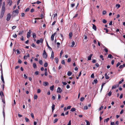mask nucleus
Listing matches in <instances>:
<instances>
[{
    "instance_id": "c85d7f7f",
    "label": "nucleus",
    "mask_w": 125,
    "mask_h": 125,
    "mask_svg": "<svg viewBox=\"0 0 125 125\" xmlns=\"http://www.w3.org/2000/svg\"><path fill=\"white\" fill-rule=\"evenodd\" d=\"M23 33V31H20L18 34L19 35H21Z\"/></svg>"
},
{
    "instance_id": "e433bc0d",
    "label": "nucleus",
    "mask_w": 125,
    "mask_h": 125,
    "mask_svg": "<svg viewBox=\"0 0 125 125\" xmlns=\"http://www.w3.org/2000/svg\"><path fill=\"white\" fill-rule=\"evenodd\" d=\"M112 57V55L111 54H109L108 56V58H109L111 59Z\"/></svg>"
},
{
    "instance_id": "72a5a7b5",
    "label": "nucleus",
    "mask_w": 125,
    "mask_h": 125,
    "mask_svg": "<svg viewBox=\"0 0 125 125\" xmlns=\"http://www.w3.org/2000/svg\"><path fill=\"white\" fill-rule=\"evenodd\" d=\"M1 79L2 81V82L4 81V78L3 77V75H1Z\"/></svg>"
},
{
    "instance_id": "f03ea898",
    "label": "nucleus",
    "mask_w": 125,
    "mask_h": 125,
    "mask_svg": "<svg viewBox=\"0 0 125 125\" xmlns=\"http://www.w3.org/2000/svg\"><path fill=\"white\" fill-rule=\"evenodd\" d=\"M5 10V8H2L0 16V18H1L3 17L4 13Z\"/></svg>"
},
{
    "instance_id": "4c0bfd02",
    "label": "nucleus",
    "mask_w": 125,
    "mask_h": 125,
    "mask_svg": "<svg viewBox=\"0 0 125 125\" xmlns=\"http://www.w3.org/2000/svg\"><path fill=\"white\" fill-rule=\"evenodd\" d=\"M61 63H62V64H63L64 65H65V61H64V60H62V62H61Z\"/></svg>"
},
{
    "instance_id": "473e14b6",
    "label": "nucleus",
    "mask_w": 125,
    "mask_h": 125,
    "mask_svg": "<svg viewBox=\"0 0 125 125\" xmlns=\"http://www.w3.org/2000/svg\"><path fill=\"white\" fill-rule=\"evenodd\" d=\"M54 36L52 35L51 36V40L52 41H53L54 40Z\"/></svg>"
},
{
    "instance_id": "79ce46f5",
    "label": "nucleus",
    "mask_w": 125,
    "mask_h": 125,
    "mask_svg": "<svg viewBox=\"0 0 125 125\" xmlns=\"http://www.w3.org/2000/svg\"><path fill=\"white\" fill-rule=\"evenodd\" d=\"M40 42L42 43L43 42V40L42 39H41L40 40H39Z\"/></svg>"
},
{
    "instance_id": "c03bdc74",
    "label": "nucleus",
    "mask_w": 125,
    "mask_h": 125,
    "mask_svg": "<svg viewBox=\"0 0 125 125\" xmlns=\"http://www.w3.org/2000/svg\"><path fill=\"white\" fill-rule=\"evenodd\" d=\"M41 90L40 89H38L37 90V93H40L41 92Z\"/></svg>"
},
{
    "instance_id": "5fc2aeb1",
    "label": "nucleus",
    "mask_w": 125,
    "mask_h": 125,
    "mask_svg": "<svg viewBox=\"0 0 125 125\" xmlns=\"http://www.w3.org/2000/svg\"><path fill=\"white\" fill-rule=\"evenodd\" d=\"M91 77L92 78H94V74L93 73H92L91 75Z\"/></svg>"
},
{
    "instance_id": "a878e982",
    "label": "nucleus",
    "mask_w": 125,
    "mask_h": 125,
    "mask_svg": "<svg viewBox=\"0 0 125 125\" xmlns=\"http://www.w3.org/2000/svg\"><path fill=\"white\" fill-rule=\"evenodd\" d=\"M85 122L86 123V125H90V123L87 120H85Z\"/></svg>"
},
{
    "instance_id": "7ed1b4c3",
    "label": "nucleus",
    "mask_w": 125,
    "mask_h": 125,
    "mask_svg": "<svg viewBox=\"0 0 125 125\" xmlns=\"http://www.w3.org/2000/svg\"><path fill=\"white\" fill-rule=\"evenodd\" d=\"M12 0H7V5L9 6L11 5L12 4Z\"/></svg>"
},
{
    "instance_id": "4d7b16f0",
    "label": "nucleus",
    "mask_w": 125,
    "mask_h": 125,
    "mask_svg": "<svg viewBox=\"0 0 125 125\" xmlns=\"http://www.w3.org/2000/svg\"><path fill=\"white\" fill-rule=\"evenodd\" d=\"M103 106H102L100 107L99 108V110L100 111L102 109H103Z\"/></svg>"
},
{
    "instance_id": "bf43d9fd",
    "label": "nucleus",
    "mask_w": 125,
    "mask_h": 125,
    "mask_svg": "<svg viewBox=\"0 0 125 125\" xmlns=\"http://www.w3.org/2000/svg\"><path fill=\"white\" fill-rule=\"evenodd\" d=\"M100 58H101L102 60H103L104 59V58H103V56L102 55H101L100 56Z\"/></svg>"
},
{
    "instance_id": "338daca9",
    "label": "nucleus",
    "mask_w": 125,
    "mask_h": 125,
    "mask_svg": "<svg viewBox=\"0 0 125 125\" xmlns=\"http://www.w3.org/2000/svg\"><path fill=\"white\" fill-rule=\"evenodd\" d=\"M71 59L70 58H69L67 60V62H70L71 61Z\"/></svg>"
},
{
    "instance_id": "5701e85b",
    "label": "nucleus",
    "mask_w": 125,
    "mask_h": 125,
    "mask_svg": "<svg viewBox=\"0 0 125 125\" xmlns=\"http://www.w3.org/2000/svg\"><path fill=\"white\" fill-rule=\"evenodd\" d=\"M46 42L47 46L48 47V48H49V49L50 50H50H51L52 49L49 46V45L48 44V43L47 41H46Z\"/></svg>"
},
{
    "instance_id": "4468645a",
    "label": "nucleus",
    "mask_w": 125,
    "mask_h": 125,
    "mask_svg": "<svg viewBox=\"0 0 125 125\" xmlns=\"http://www.w3.org/2000/svg\"><path fill=\"white\" fill-rule=\"evenodd\" d=\"M125 63L123 65H120L119 67V68H123L124 67H125Z\"/></svg>"
},
{
    "instance_id": "864d4df0",
    "label": "nucleus",
    "mask_w": 125,
    "mask_h": 125,
    "mask_svg": "<svg viewBox=\"0 0 125 125\" xmlns=\"http://www.w3.org/2000/svg\"><path fill=\"white\" fill-rule=\"evenodd\" d=\"M104 50L107 53L108 52V50L107 48H106V47L104 48Z\"/></svg>"
},
{
    "instance_id": "a19ab883",
    "label": "nucleus",
    "mask_w": 125,
    "mask_h": 125,
    "mask_svg": "<svg viewBox=\"0 0 125 125\" xmlns=\"http://www.w3.org/2000/svg\"><path fill=\"white\" fill-rule=\"evenodd\" d=\"M120 7V5L119 4H117L116 5V7H118V8H119Z\"/></svg>"
},
{
    "instance_id": "2eb2a0df",
    "label": "nucleus",
    "mask_w": 125,
    "mask_h": 125,
    "mask_svg": "<svg viewBox=\"0 0 125 125\" xmlns=\"http://www.w3.org/2000/svg\"><path fill=\"white\" fill-rule=\"evenodd\" d=\"M105 76L106 79H108L109 78V77L107 75L106 73L105 74Z\"/></svg>"
},
{
    "instance_id": "ea45409f",
    "label": "nucleus",
    "mask_w": 125,
    "mask_h": 125,
    "mask_svg": "<svg viewBox=\"0 0 125 125\" xmlns=\"http://www.w3.org/2000/svg\"><path fill=\"white\" fill-rule=\"evenodd\" d=\"M112 94V92L111 91H110L108 94V96H110Z\"/></svg>"
},
{
    "instance_id": "7c9ffc66",
    "label": "nucleus",
    "mask_w": 125,
    "mask_h": 125,
    "mask_svg": "<svg viewBox=\"0 0 125 125\" xmlns=\"http://www.w3.org/2000/svg\"><path fill=\"white\" fill-rule=\"evenodd\" d=\"M39 63L41 65H42L43 64V62L42 60H40L39 61Z\"/></svg>"
},
{
    "instance_id": "e2e57ef3",
    "label": "nucleus",
    "mask_w": 125,
    "mask_h": 125,
    "mask_svg": "<svg viewBox=\"0 0 125 125\" xmlns=\"http://www.w3.org/2000/svg\"><path fill=\"white\" fill-rule=\"evenodd\" d=\"M62 83L64 85H66L67 84V83L66 82H62Z\"/></svg>"
},
{
    "instance_id": "9b49d317",
    "label": "nucleus",
    "mask_w": 125,
    "mask_h": 125,
    "mask_svg": "<svg viewBox=\"0 0 125 125\" xmlns=\"http://www.w3.org/2000/svg\"><path fill=\"white\" fill-rule=\"evenodd\" d=\"M55 105L54 104H52V112H53V111L55 109Z\"/></svg>"
},
{
    "instance_id": "f257e3e1",
    "label": "nucleus",
    "mask_w": 125,
    "mask_h": 125,
    "mask_svg": "<svg viewBox=\"0 0 125 125\" xmlns=\"http://www.w3.org/2000/svg\"><path fill=\"white\" fill-rule=\"evenodd\" d=\"M19 13V10L18 9L14 10L12 12L13 16L15 17L18 15Z\"/></svg>"
},
{
    "instance_id": "37998d69",
    "label": "nucleus",
    "mask_w": 125,
    "mask_h": 125,
    "mask_svg": "<svg viewBox=\"0 0 125 125\" xmlns=\"http://www.w3.org/2000/svg\"><path fill=\"white\" fill-rule=\"evenodd\" d=\"M94 82L96 84L98 82V81L96 79H94Z\"/></svg>"
},
{
    "instance_id": "393cba45",
    "label": "nucleus",
    "mask_w": 125,
    "mask_h": 125,
    "mask_svg": "<svg viewBox=\"0 0 125 125\" xmlns=\"http://www.w3.org/2000/svg\"><path fill=\"white\" fill-rule=\"evenodd\" d=\"M33 66L34 69L36 68L37 67V66L36 63H34L33 64Z\"/></svg>"
},
{
    "instance_id": "603ef678",
    "label": "nucleus",
    "mask_w": 125,
    "mask_h": 125,
    "mask_svg": "<svg viewBox=\"0 0 125 125\" xmlns=\"http://www.w3.org/2000/svg\"><path fill=\"white\" fill-rule=\"evenodd\" d=\"M21 16H22V17H24L25 16V14L23 13H21Z\"/></svg>"
},
{
    "instance_id": "69168bd1",
    "label": "nucleus",
    "mask_w": 125,
    "mask_h": 125,
    "mask_svg": "<svg viewBox=\"0 0 125 125\" xmlns=\"http://www.w3.org/2000/svg\"><path fill=\"white\" fill-rule=\"evenodd\" d=\"M106 13V11L104 10V11L103 12V15H105Z\"/></svg>"
},
{
    "instance_id": "58836bf2",
    "label": "nucleus",
    "mask_w": 125,
    "mask_h": 125,
    "mask_svg": "<svg viewBox=\"0 0 125 125\" xmlns=\"http://www.w3.org/2000/svg\"><path fill=\"white\" fill-rule=\"evenodd\" d=\"M107 21L105 19H104L103 20V23H106Z\"/></svg>"
},
{
    "instance_id": "dca6fc26",
    "label": "nucleus",
    "mask_w": 125,
    "mask_h": 125,
    "mask_svg": "<svg viewBox=\"0 0 125 125\" xmlns=\"http://www.w3.org/2000/svg\"><path fill=\"white\" fill-rule=\"evenodd\" d=\"M73 35V33L72 32L70 33L69 34V38L71 39Z\"/></svg>"
},
{
    "instance_id": "c756f323",
    "label": "nucleus",
    "mask_w": 125,
    "mask_h": 125,
    "mask_svg": "<svg viewBox=\"0 0 125 125\" xmlns=\"http://www.w3.org/2000/svg\"><path fill=\"white\" fill-rule=\"evenodd\" d=\"M109 118H107L106 119L104 120V122H105V121L107 123L108 121L109 120Z\"/></svg>"
},
{
    "instance_id": "09e8293b",
    "label": "nucleus",
    "mask_w": 125,
    "mask_h": 125,
    "mask_svg": "<svg viewBox=\"0 0 125 125\" xmlns=\"http://www.w3.org/2000/svg\"><path fill=\"white\" fill-rule=\"evenodd\" d=\"M58 120V119L56 118V119H55L54 121V123H56L57 121Z\"/></svg>"
},
{
    "instance_id": "b1692460",
    "label": "nucleus",
    "mask_w": 125,
    "mask_h": 125,
    "mask_svg": "<svg viewBox=\"0 0 125 125\" xmlns=\"http://www.w3.org/2000/svg\"><path fill=\"white\" fill-rule=\"evenodd\" d=\"M75 44V42L74 41H73L72 43V45H71V47H73L74 46Z\"/></svg>"
},
{
    "instance_id": "2f4dec72",
    "label": "nucleus",
    "mask_w": 125,
    "mask_h": 125,
    "mask_svg": "<svg viewBox=\"0 0 125 125\" xmlns=\"http://www.w3.org/2000/svg\"><path fill=\"white\" fill-rule=\"evenodd\" d=\"M124 81V79L123 78L121 81H119V83H118L119 84H120L122 83V82Z\"/></svg>"
},
{
    "instance_id": "cd10ccee",
    "label": "nucleus",
    "mask_w": 125,
    "mask_h": 125,
    "mask_svg": "<svg viewBox=\"0 0 125 125\" xmlns=\"http://www.w3.org/2000/svg\"><path fill=\"white\" fill-rule=\"evenodd\" d=\"M76 109L75 108H73L71 109V111L72 112H74L75 111Z\"/></svg>"
},
{
    "instance_id": "3c124183",
    "label": "nucleus",
    "mask_w": 125,
    "mask_h": 125,
    "mask_svg": "<svg viewBox=\"0 0 125 125\" xmlns=\"http://www.w3.org/2000/svg\"><path fill=\"white\" fill-rule=\"evenodd\" d=\"M39 72L38 71H37L35 72V74L36 75H38L39 74Z\"/></svg>"
},
{
    "instance_id": "f3484780",
    "label": "nucleus",
    "mask_w": 125,
    "mask_h": 125,
    "mask_svg": "<svg viewBox=\"0 0 125 125\" xmlns=\"http://www.w3.org/2000/svg\"><path fill=\"white\" fill-rule=\"evenodd\" d=\"M3 117L4 118V120L5 116V113L4 112V108H3Z\"/></svg>"
},
{
    "instance_id": "774afa93",
    "label": "nucleus",
    "mask_w": 125,
    "mask_h": 125,
    "mask_svg": "<svg viewBox=\"0 0 125 125\" xmlns=\"http://www.w3.org/2000/svg\"><path fill=\"white\" fill-rule=\"evenodd\" d=\"M71 121L70 120L67 125H71Z\"/></svg>"
},
{
    "instance_id": "0eeeda50",
    "label": "nucleus",
    "mask_w": 125,
    "mask_h": 125,
    "mask_svg": "<svg viewBox=\"0 0 125 125\" xmlns=\"http://www.w3.org/2000/svg\"><path fill=\"white\" fill-rule=\"evenodd\" d=\"M62 90L61 89L60 87H58L57 90V92L58 93H60L62 92Z\"/></svg>"
},
{
    "instance_id": "8fccbe9b",
    "label": "nucleus",
    "mask_w": 125,
    "mask_h": 125,
    "mask_svg": "<svg viewBox=\"0 0 125 125\" xmlns=\"http://www.w3.org/2000/svg\"><path fill=\"white\" fill-rule=\"evenodd\" d=\"M121 64V63L120 62H118V63L116 65V67H117L119 65Z\"/></svg>"
},
{
    "instance_id": "4be33fe9",
    "label": "nucleus",
    "mask_w": 125,
    "mask_h": 125,
    "mask_svg": "<svg viewBox=\"0 0 125 125\" xmlns=\"http://www.w3.org/2000/svg\"><path fill=\"white\" fill-rule=\"evenodd\" d=\"M55 60L56 63L57 64L58 62V58L56 57L55 58Z\"/></svg>"
},
{
    "instance_id": "39448f33",
    "label": "nucleus",
    "mask_w": 125,
    "mask_h": 125,
    "mask_svg": "<svg viewBox=\"0 0 125 125\" xmlns=\"http://www.w3.org/2000/svg\"><path fill=\"white\" fill-rule=\"evenodd\" d=\"M47 54L45 52V50H44V51L43 52V57L44 58H46L47 57Z\"/></svg>"
},
{
    "instance_id": "680f3d73",
    "label": "nucleus",
    "mask_w": 125,
    "mask_h": 125,
    "mask_svg": "<svg viewBox=\"0 0 125 125\" xmlns=\"http://www.w3.org/2000/svg\"><path fill=\"white\" fill-rule=\"evenodd\" d=\"M18 62L20 63H22V61L21 60V59H20L18 60Z\"/></svg>"
},
{
    "instance_id": "ddd939ff",
    "label": "nucleus",
    "mask_w": 125,
    "mask_h": 125,
    "mask_svg": "<svg viewBox=\"0 0 125 125\" xmlns=\"http://www.w3.org/2000/svg\"><path fill=\"white\" fill-rule=\"evenodd\" d=\"M54 85H52V86H51L50 87V89L52 91H53L54 90Z\"/></svg>"
},
{
    "instance_id": "6e6552de",
    "label": "nucleus",
    "mask_w": 125,
    "mask_h": 125,
    "mask_svg": "<svg viewBox=\"0 0 125 125\" xmlns=\"http://www.w3.org/2000/svg\"><path fill=\"white\" fill-rule=\"evenodd\" d=\"M54 52H53L52 51V52L51 56V58L52 59V60L53 59V58L54 57Z\"/></svg>"
},
{
    "instance_id": "6ab92c4d",
    "label": "nucleus",
    "mask_w": 125,
    "mask_h": 125,
    "mask_svg": "<svg viewBox=\"0 0 125 125\" xmlns=\"http://www.w3.org/2000/svg\"><path fill=\"white\" fill-rule=\"evenodd\" d=\"M72 73L71 72L69 71L68 72L67 74L68 76H70L72 75Z\"/></svg>"
},
{
    "instance_id": "49530a36",
    "label": "nucleus",
    "mask_w": 125,
    "mask_h": 125,
    "mask_svg": "<svg viewBox=\"0 0 125 125\" xmlns=\"http://www.w3.org/2000/svg\"><path fill=\"white\" fill-rule=\"evenodd\" d=\"M61 95L60 94H58V100H59L61 98Z\"/></svg>"
},
{
    "instance_id": "bb28decb",
    "label": "nucleus",
    "mask_w": 125,
    "mask_h": 125,
    "mask_svg": "<svg viewBox=\"0 0 125 125\" xmlns=\"http://www.w3.org/2000/svg\"><path fill=\"white\" fill-rule=\"evenodd\" d=\"M43 85L45 86H47L48 85V83L47 82H45L43 83Z\"/></svg>"
},
{
    "instance_id": "052dcab7",
    "label": "nucleus",
    "mask_w": 125,
    "mask_h": 125,
    "mask_svg": "<svg viewBox=\"0 0 125 125\" xmlns=\"http://www.w3.org/2000/svg\"><path fill=\"white\" fill-rule=\"evenodd\" d=\"M104 30H105L106 31V33H107L108 32V30L107 29V28H104Z\"/></svg>"
},
{
    "instance_id": "de8ad7c7",
    "label": "nucleus",
    "mask_w": 125,
    "mask_h": 125,
    "mask_svg": "<svg viewBox=\"0 0 125 125\" xmlns=\"http://www.w3.org/2000/svg\"><path fill=\"white\" fill-rule=\"evenodd\" d=\"M84 99V98L83 97H82L81 98L80 100L81 101H83Z\"/></svg>"
},
{
    "instance_id": "13d9d810",
    "label": "nucleus",
    "mask_w": 125,
    "mask_h": 125,
    "mask_svg": "<svg viewBox=\"0 0 125 125\" xmlns=\"http://www.w3.org/2000/svg\"><path fill=\"white\" fill-rule=\"evenodd\" d=\"M57 47L58 48H59V46L60 45V43L59 42H57Z\"/></svg>"
},
{
    "instance_id": "a18cd8bd",
    "label": "nucleus",
    "mask_w": 125,
    "mask_h": 125,
    "mask_svg": "<svg viewBox=\"0 0 125 125\" xmlns=\"http://www.w3.org/2000/svg\"><path fill=\"white\" fill-rule=\"evenodd\" d=\"M25 119L27 122H28L29 121V119L27 118V117H25Z\"/></svg>"
},
{
    "instance_id": "6e6d98bb",
    "label": "nucleus",
    "mask_w": 125,
    "mask_h": 125,
    "mask_svg": "<svg viewBox=\"0 0 125 125\" xmlns=\"http://www.w3.org/2000/svg\"><path fill=\"white\" fill-rule=\"evenodd\" d=\"M31 115L32 118H34V115L33 113H31Z\"/></svg>"
},
{
    "instance_id": "a211bd4d",
    "label": "nucleus",
    "mask_w": 125,
    "mask_h": 125,
    "mask_svg": "<svg viewBox=\"0 0 125 125\" xmlns=\"http://www.w3.org/2000/svg\"><path fill=\"white\" fill-rule=\"evenodd\" d=\"M41 1H37L36 2H34V3H32V4H39L40 3H41Z\"/></svg>"
},
{
    "instance_id": "1a4fd4ad",
    "label": "nucleus",
    "mask_w": 125,
    "mask_h": 125,
    "mask_svg": "<svg viewBox=\"0 0 125 125\" xmlns=\"http://www.w3.org/2000/svg\"><path fill=\"white\" fill-rule=\"evenodd\" d=\"M93 55L92 54H91L88 57V60H91L92 57Z\"/></svg>"
},
{
    "instance_id": "c9c22d12",
    "label": "nucleus",
    "mask_w": 125,
    "mask_h": 125,
    "mask_svg": "<svg viewBox=\"0 0 125 125\" xmlns=\"http://www.w3.org/2000/svg\"><path fill=\"white\" fill-rule=\"evenodd\" d=\"M48 64L47 63V62H46L44 64V67H47L48 66Z\"/></svg>"
},
{
    "instance_id": "aec40b11",
    "label": "nucleus",
    "mask_w": 125,
    "mask_h": 125,
    "mask_svg": "<svg viewBox=\"0 0 125 125\" xmlns=\"http://www.w3.org/2000/svg\"><path fill=\"white\" fill-rule=\"evenodd\" d=\"M32 37L33 38H35L36 37V34L35 33H33Z\"/></svg>"
},
{
    "instance_id": "9d476101",
    "label": "nucleus",
    "mask_w": 125,
    "mask_h": 125,
    "mask_svg": "<svg viewBox=\"0 0 125 125\" xmlns=\"http://www.w3.org/2000/svg\"><path fill=\"white\" fill-rule=\"evenodd\" d=\"M93 29L95 31H96V26L94 24H93Z\"/></svg>"
},
{
    "instance_id": "f704fd0d",
    "label": "nucleus",
    "mask_w": 125,
    "mask_h": 125,
    "mask_svg": "<svg viewBox=\"0 0 125 125\" xmlns=\"http://www.w3.org/2000/svg\"><path fill=\"white\" fill-rule=\"evenodd\" d=\"M37 98H38V96L37 95L35 94L34 95V99H36Z\"/></svg>"
},
{
    "instance_id": "20e7f679",
    "label": "nucleus",
    "mask_w": 125,
    "mask_h": 125,
    "mask_svg": "<svg viewBox=\"0 0 125 125\" xmlns=\"http://www.w3.org/2000/svg\"><path fill=\"white\" fill-rule=\"evenodd\" d=\"M11 17V15L10 13H8L7 15V16L6 18V20L7 21H9Z\"/></svg>"
},
{
    "instance_id": "0e129e2a",
    "label": "nucleus",
    "mask_w": 125,
    "mask_h": 125,
    "mask_svg": "<svg viewBox=\"0 0 125 125\" xmlns=\"http://www.w3.org/2000/svg\"><path fill=\"white\" fill-rule=\"evenodd\" d=\"M84 109L87 110L88 109V107L87 106H85L84 107Z\"/></svg>"
},
{
    "instance_id": "423d86ee",
    "label": "nucleus",
    "mask_w": 125,
    "mask_h": 125,
    "mask_svg": "<svg viewBox=\"0 0 125 125\" xmlns=\"http://www.w3.org/2000/svg\"><path fill=\"white\" fill-rule=\"evenodd\" d=\"M31 30H29V32L27 33V38H30V35H31Z\"/></svg>"
},
{
    "instance_id": "f8f14e48",
    "label": "nucleus",
    "mask_w": 125,
    "mask_h": 125,
    "mask_svg": "<svg viewBox=\"0 0 125 125\" xmlns=\"http://www.w3.org/2000/svg\"><path fill=\"white\" fill-rule=\"evenodd\" d=\"M2 8H5V2L4 1L3 2L2 4H1Z\"/></svg>"
},
{
    "instance_id": "412c9836",
    "label": "nucleus",
    "mask_w": 125,
    "mask_h": 125,
    "mask_svg": "<svg viewBox=\"0 0 125 125\" xmlns=\"http://www.w3.org/2000/svg\"><path fill=\"white\" fill-rule=\"evenodd\" d=\"M105 84V83H103L102 85L101 86V89L100 90V92H101V91L103 89V86H104V85Z\"/></svg>"
}]
</instances>
